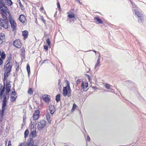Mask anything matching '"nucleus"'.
I'll return each instance as SVG.
<instances>
[{
	"label": "nucleus",
	"mask_w": 146,
	"mask_h": 146,
	"mask_svg": "<svg viewBox=\"0 0 146 146\" xmlns=\"http://www.w3.org/2000/svg\"><path fill=\"white\" fill-rule=\"evenodd\" d=\"M16 94H17L16 93L15 91L12 92L11 93L12 95H13L15 96V95H16Z\"/></svg>",
	"instance_id": "09e8293b"
},
{
	"label": "nucleus",
	"mask_w": 146,
	"mask_h": 146,
	"mask_svg": "<svg viewBox=\"0 0 146 146\" xmlns=\"http://www.w3.org/2000/svg\"><path fill=\"white\" fill-rule=\"evenodd\" d=\"M32 146H38L37 145H34L33 144V145H32Z\"/></svg>",
	"instance_id": "774afa93"
},
{
	"label": "nucleus",
	"mask_w": 146,
	"mask_h": 146,
	"mask_svg": "<svg viewBox=\"0 0 146 146\" xmlns=\"http://www.w3.org/2000/svg\"><path fill=\"white\" fill-rule=\"evenodd\" d=\"M3 42V40H0V44H2Z\"/></svg>",
	"instance_id": "bf43d9fd"
},
{
	"label": "nucleus",
	"mask_w": 146,
	"mask_h": 146,
	"mask_svg": "<svg viewBox=\"0 0 146 146\" xmlns=\"http://www.w3.org/2000/svg\"><path fill=\"white\" fill-rule=\"evenodd\" d=\"M88 78L89 81H90V76L89 77V78Z\"/></svg>",
	"instance_id": "0e129e2a"
},
{
	"label": "nucleus",
	"mask_w": 146,
	"mask_h": 146,
	"mask_svg": "<svg viewBox=\"0 0 146 146\" xmlns=\"http://www.w3.org/2000/svg\"><path fill=\"white\" fill-rule=\"evenodd\" d=\"M41 20L45 24V21L44 20V19L43 17H41Z\"/></svg>",
	"instance_id": "a18cd8bd"
},
{
	"label": "nucleus",
	"mask_w": 146,
	"mask_h": 146,
	"mask_svg": "<svg viewBox=\"0 0 146 146\" xmlns=\"http://www.w3.org/2000/svg\"><path fill=\"white\" fill-rule=\"evenodd\" d=\"M11 88V87H6V94H8L9 92L10 91V89Z\"/></svg>",
	"instance_id": "f704fd0d"
},
{
	"label": "nucleus",
	"mask_w": 146,
	"mask_h": 146,
	"mask_svg": "<svg viewBox=\"0 0 146 146\" xmlns=\"http://www.w3.org/2000/svg\"><path fill=\"white\" fill-rule=\"evenodd\" d=\"M88 87V84L87 82L84 83L83 82H82L81 84V88L83 89L84 91H86L87 90Z\"/></svg>",
	"instance_id": "6e6552de"
},
{
	"label": "nucleus",
	"mask_w": 146,
	"mask_h": 146,
	"mask_svg": "<svg viewBox=\"0 0 146 146\" xmlns=\"http://www.w3.org/2000/svg\"><path fill=\"white\" fill-rule=\"evenodd\" d=\"M100 56L98 57V59L96 62V64L95 66V68L96 69L97 67L99 66H100Z\"/></svg>",
	"instance_id": "f3484780"
},
{
	"label": "nucleus",
	"mask_w": 146,
	"mask_h": 146,
	"mask_svg": "<svg viewBox=\"0 0 146 146\" xmlns=\"http://www.w3.org/2000/svg\"><path fill=\"white\" fill-rule=\"evenodd\" d=\"M1 13V14L2 16L4 19L3 20H5V21L6 20H7V18L5 15H4L2 13Z\"/></svg>",
	"instance_id": "e433bc0d"
},
{
	"label": "nucleus",
	"mask_w": 146,
	"mask_h": 146,
	"mask_svg": "<svg viewBox=\"0 0 146 146\" xmlns=\"http://www.w3.org/2000/svg\"><path fill=\"white\" fill-rule=\"evenodd\" d=\"M19 69V67H17L16 68V71H18Z\"/></svg>",
	"instance_id": "052dcab7"
},
{
	"label": "nucleus",
	"mask_w": 146,
	"mask_h": 146,
	"mask_svg": "<svg viewBox=\"0 0 146 146\" xmlns=\"http://www.w3.org/2000/svg\"><path fill=\"white\" fill-rule=\"evenodd\" d=\"M12 66L11 65H9L7 67L5 68L4 72L10 73V72L11 70Z\"/></svg>",
	"instance_id": "4468645a"
},
{
	"label": "nucleus",
	"mask_w": 146,
	"mask_h": 146,
	"mask_svg": "<svg viewBox=\"0 0 146 146\" xmlns=\"http://www.w3.org/2000/svg\"><path fill=\"white\" fill-rule=\"evenodd\" d=\"M5 38V34L4 33L0 34V40H3Z\"/></svg>",
	"instance_id": "393cba45"
},
{
	"label": "nucleus",
	"mask_w": 146,
	"mask_h": 146,
	"mask_svg": "<svg viewBox=\"0 0 146 146\" xmlns=\"http://www.w3.org/2000/svg\"><path fill=\"white\" fill-rule=\"evenodd\" d=\"M28 93L30 95L32 94H33V91L32 89L30 88L28 90Z\"/></svg>",
	"instance_id": "72a5a7b5"
},
{
	"label": "nucleus",
	"mask_w": 146,
	"mask_h": 146,
	"mask_svg": "<svg viewBox=\"0 0 146 146\" xmlns=\"http://www.w3.org/2000/svg\"><path fill=\"white\" fill-rule=\"evenodd\" d=\"M0 3L1 6L2 7H4L5 6V4L4 3L3 0H0Z\"/></svg>",
	"instance_id": "7c9ffc66"
},
{
	"label": "nucleus",
	"mask_w": 146,
	"mask_h": 146,
	"mask_svg": "<svg viewBox=\"0 0 146 146\" xmlns=\"http://www.w3.org/2000/svg\"><path fill=\"white\" fill-rule=\"evenodd\" d=\"M111 85L108 84H106L105 85V86L106 88L108 89H110V87H111Z\"/></svg>",
	"instance_id": "2f4dec72"
},
{
	"label": "nucleus",
	"mask_w": 146,
	"mask_h": 146,
	"mask_svg": "<svg viewBox=\"0 0 146 146\" xmlns=\"http://www.w3.org/2000/svg\"><path fill=\"white\" fill-rule=\"evenodd\" d=\"M90 138L89 135L87 136V140L88 141H89L90 140Z\"/></svg>",
	"instance_id": "603ef678"
},
{
	"label": "nucleus",
	"mask_w": 146,
	"mask_h": 146,
	"mask_svg": "<svg viewBox=\"0 0 146 146\" xmlns=\"http://www.w3.org/2000/svg\"><path fill=\"white\" fill-rule=\"evenodd\" d=\"M3 117L1 116V117L0 118V121L1 122L3 120Z\"/></svg>",
	"instance_id": "4d7b16f0"
},
{
	"label": "nucleus",
	"mask_w": 146,
	"mask_h": 146,
	"mask_svg": "<svg viewBox=\"0 0 146 146\" xmlns=\"http://www.w3.org/2000/svg\"><path fill=\"white\" fill-rule=\"evenodd\" d=\"M68 17L70 19H72V18H73V19H76L75 15L74 13H72V14H69L68 15Z\"/></svg>",
	"instance_id": "b1692460"
},
{
	"label": "nucleus",
	"mask_w": 146,
	"mask_h": 146,
	"mask_svg": "<svg viewBox=\"0 0 146 146\" xmlns=\"http://www.w3.org/2000/svg\"><path fill=\"white\" fill-rule=\"evenodd\" d=\"M25 121H24L23 120V123L22 124V126H23V124H24L25 123Z\"/></svg>",
	"instance_id": "680f3d73"
},
{
	"label": "nucleus",
	"mask_w": 146,
	"mask_h": 146,
	"mask_svg": "<svg viewBox=\"0 0 146 146\" xmlns=\"http://www.w3.org/2000/svg\"><path fill=\"white\" fill-rule=\"evenodd\" d=\"M39 110H37L35 111L33 115H38V116H39Z\"/></svg>",
	"instance_id": "c756f323"
},
{
	"label": "nucleus",
	"mask_w": 146,
	"mask_h": 146,
	"mask_svg": "<svg viewBox=\"0 0 146 146\" xmlns=\"http://www.w3.org/2000/svg\"><path fill=\"white\" fill-rule=\"evenodd\" d=\"M7 100H3L2 101V108L5 109V107L7 106Z\"/></svg>",
	"instance_id": "dca6fc26"
},
{
	"label": "nucleus",
	"mask_w": 146,
	"mask_h": 146,
	"mask_svg": "<svg viewBox=\"0 0 146 146\" xmlns=\"http://www.w3.org/2000/svg\"><path fill=\"white\" fill-rule=\"evenodd\" d=\"M10 74V73L4 72V80H6L7 79Z\"/></svg>",
	"instance_id": "5701e85b"
},
{
	"label": "nucleus",
	"mask_w": 146,
	"mask_h": 146,
	"mask_svg": "<svg viewBox=\"0 0 146 146\" xmlns=\"http://www.w3.org/2000/svg\"><path fill=\"white\" fill-rule=\"evenodd\" d=\"M71 91L69 84L68 81L67 86L64 87L63 88L62 94L64 97H66L67 95L68 97H70L71 96Z\"/></svg>",
	"instance_id": "f257e3e1"
},
{
	"label": "nucleus",
	"mask_w": 146,
	"mask_h": 146,
	"mask_svg": "<svg viewBox=\"0 0 146 146\" xmlns=\"http://www.w3.org/2000/svg\"><path fill=\"white\" fill-rule=\"evenodd\" d=\"M31 123L32 125H35L36 124V121H34V122H31Z\"/></svg>",
	"instance_id": "37998d69"
},
{
	"label": "nucleus",
	"mask_w": 146,
	"mask_h": 146,
	"mask_svg": "<svg viewBox=\"0 0 146 146\" xmlns=\"http://www.w3.org/2000/svg\"><path fill=\"white\" fill-rule=\"evenodd\" d=\"M19 19L21 22L22 23H24L25 22V20H26V18L24 15H21L19 16Z\"/></svg>",
	"instance_id": "ddd939ff"
},
{
	"label": "nucleus",
	"mask_w": 146,
	"mask_h": 146,
	"mask_svg": "<svg viewBox=\"0 0 146 146\" xmlns=\"http://www.w3.org/2000/svg\"><path fill=\"white\" fill-rule=\"evenodd\" d=\"M3 7L4 8V9L3 7L1 5L0 6V9L1 11L5 14H6L7 12L9 13V10L8 9L7 7L5 6Z\"/></svg>",
	"instance_id": "0eeeda50"
},
{
	"label": "nucleus",
	"mask_w": 146,
	"mask_h": 146,
	"mask_svg": "<svg viewBox=\"0 0 146 146\" xmlns=\"http://www.w3.org/2000/svg\"><path fill=\"white\" fill-rule=\"evenodd\" d=\"M76 107H77L76 105L75 104H73L72 109H74L75 108H76Z\"/></svg>",
	"instance_id": "8fccbe9b"
},
{
	"label": "nucleus",
	"mask_w": 146,
	"mask_h": 146,
	"mask_svg": "<svg viewBox=\"0 0 146 146\" xmlns=\"http://www.w3.org/2000/svg\"><path fill=\"white\" fill-rule=\"evenodd\" d=\"M3 63V62L1 58H0V66L2 65Z\"/></svg>",
	"instance_id": "49530a36"
},
{
	"label": "nucleus",
	"mask_w": 146,
	"mask_h": 146,
	"mask_svg": "<svg viewBox=\"0 0 146 146\" xmlns=\"http://www.w3.org/2000/svg\"><path fill=\"white\" fill-rule=\"evenodd\" d=\"M31 129H32V128L33 129L35 128V125H32V126L31 127Z\"/></svg>",
	"instance_id": "6e6d98bb"
},
{
	"label": "nucleus",
	"mask_w": 146,
	"mask_h": 146,
	"mask_svg": "<svg viewBox=\"0 0 146 146\" xmlns=\"http://www.w3.org/2000/svg\"><path fill=\"white\" fill-rule=\"evenodd\" d=\"M43 7H41L40 8V10H43Z\"/></svg>",
	"instance_id": "338daca9"
},
{
	"label": "nucleus",
	"mask_w": 146,
	"mask_h": 146,
	"mask_svg": "<svg viewBox=\"0 0 146 146\" xmlns=\"http://www.w3.org/2000/svg\"><path fill=\"white\" fill-rule=\"evenodd\" d=\"M134 11H135V14L138 17H141L143 16L142 14L140 12L136 10Z\"/></svg>",
	"instance_id": "a211bd4d"
},
{
	"label": "nucleus",
	"mask_w": 146,
	"mask_h": 146,
	"mask_svg": "<svg viewBox=\"0 0 146 146\" xmlns=\"http://www.w3.org/2000/svg\"><path fill=\"white\" fill-rule=\"evenodd\" d=\"M10 82L8 80L6 81V87H11V86L10 85Z\"/></svg>",
	"instance_id": "cd10ccee"
},
{
	"label": "nucleus",
	"mask_w": 146,
	"mask_h": 146,
	"mask_svg": "<svg viewBox=\"0 0 146 146\" xmlns=\"http://www.w3.org/2000/svg\"><path fill=\"white\" fill-rule=\"evenodd\" d=\"M46 122L44 120H41L38 123L37 128L39 130H41L44 128L46 126Z\"/></svg>",
	"instance_id": "20e7f679"
},
{
	"label": "nucleus",
	"mask_w": 146,
	"mask_h": 146,
	"mask_svg": "<svg viewBox=\"0 0 146 146\" xmlns=\"http://www.w3.org/2000/svg\"><path fill=\"white\" fill-rule=\"evenodd\" d=\"M19 1H20V2H19V4L20 5V6L21 7H22V6H23V5H22V4H21V1H20V0H19Z\"/></svg>",
	"instance_id": "5fc2aeb1"
},
{
	"label": "nucleus",
	"mask_w": 146,
	"mask_h": 146,
	"mask_svg": "<svg viewBox=\"0 0 146 146\" xmlns=\"http://www.w3.org/2000/svg\"><path fill=\"white\" fill-rule=\"evenodd\" d=\"M5 2H7L8 5H11L13 3L11 0H5Z\"/></svg>",
	"instance_id": "bb28decb"
},
{
	"label": "nucleus",
	"mask_w": 146,
	"mask_h": 146,
	"mask_svg": "<svg viewBox=\"0 0 146 146\" xmlns=\"http://www.w3.org/2000/svg\"><path fill=\"white\" fill-rule=\"evenodd\" d=\"M138 18H139L138 21H139V22H141L143 20V16H142L141 17H139Z\"/></svg>",
	"instance_id": "4c0bfd02"
},
{
	"label": "nucleus",
	"mask_w": 146,
	"mask_h": 146,
	"mask_svg": "<svg viewBox=\"0 0 146 146\" xmlns=\"http://www.w3.org/2000/svg\"><path fill=\"white\" fill-rule=\"evenodd\" d=\"M10 98L11 101L12 102H13L15 101L16 99V97H15L14 96H11Z\"/></svg>",
	"instance_id": "c9c22d12"
},
{
	"label": "nucleus",
	"mask_w": 146,
	"mask_h": 146,
	"mask_svg": "<svg viewBox=\"0 0 146 146\" xmlns=\"http://www.w3.org/2000/svg\"><path fill=\"white\" fill-rule=\"evenodd\" d=\"M9 22L7 20H3V19L0 18V25L5 29L8 28Z\"/></svg>",
	"instance_id": "7ed1b4c3"
},
{
	"label": "nucleus",
	"mask_w": 146,
	"mask_h": 146,
	"mask_svg": "<svg viewBox=\"0 0 146 146\" xmlns=\"http://www.w3.org/2000/svg\"><path fill=\"white\" fill-rule=\"evenodd\" d=\"M42 97L46 103L50 101V98L47 96V95H43Z\"/></svg>",
	"instance_id": "2eb2a0df"
},
{
	"label": "nucleus",
	"mask_w": 146,
	"mask_h": 146,
	"mask_svg": "<svg viewBox=\"0 0 146 146\" xmlns=\"http://www.w3.org/2000/svg\"><path fill=\"white\" fill-rule=\"evenodd\" d=\"M56 100L57 102L60 100V94H58L56 96Z\"/></svg>",
	"instance_id": "4be33fe9"
},
{
	"label": "nucleus",
	"mask_w": 146,
	"mask_h": 146,
	"mask_svg": "<svg viewBox=\"0 0 146 146\" xmlns=\"http://www.w3.org/2000/svg\"><path fill=\"white\" fill-rule=\"evenodd\" d=\"M44 48L46 50H47L48 48L47 46H44Z\"/></svg>",
	"instance_id": "3c124183"
},
{
	"label": "nucleus",
	"mask_w": 146,
	"mask_h": 146,
	"mask_svg": "<svg viewBox=\"0 0 146 146\" xmlns=\"http://www.w3.org/2000/svg\"><path fill=\"white\" fill-rule=\"evenodd\" d=\"M86 76H87L88 78H89V77H90V76L88 74H86Z\"/></svg>",
	"instance_id": "13d9d810"
},
{
	"label": "nucleus",
	"mask_w": 146,
	"mask_h": 146,
	"mask_svg": "<svg viewBox=\"0 0 146 146\" xmlns=\"http://www.w3.org/2000/svg\"><path fill=\"white\" fill-rule=\"evenodd\" d=\"M29 131L28 129H26L25 131L24 137L25 138H26L27 137L29 133Z\"/></svg>",
	"instance_id": "a878e982"
},
{
	"label": "nucleus",
	"mask_w": 146,
	"mask_h": 146,
	"mask_svg": "<svg viewBox=\"0 0 146 146\" xmlns=\"http://www.w3.org/2000/svg\"><path fill=\"white\" fill-rule=\"evenodd\" d=\"M5 90V86H3L2 84H0V98L2 97Z\"/></svg>",
	"instance_id": "1a4fd4ad"
},
{
	"label": "nucleus",
	"mask_w": 146,
	"mask_h": 146,
	"mask_svg": "<svg viewBox=\"0 0 146 146\" xmlns=\"http://www.w3.org/2000/svg\"><path fill=\"white\" fill-rule=\"evenodd\" d=\"M9 21L11 25V28L13 31H16V24L13 19L11 15H9Z\"/></svg>",
	"instance_id": "f03ea898"
},
{
	"label": "nucleus",
	"mask_w": 146,
	"mask_h": 146,
	"mask_svg": "<svg viewBox=\"0 0 146 146\" xmlns=\"http://www.w3.org/2000/svg\"><path fill=\"white\" fill-rule=\"evenodd\" d=\"M31 134L32 135V137H35L36 136V132L35 130L34 129L33 130L31 131Z\"/></svg>",
	"instance_id": "aec40b11"
},
{
	"label": "nucleus",
	"mask_w": 146,
	"mask_h": 146,
	"mask_svg": "<svg viewBox=\"0 0 146 146\" xmlns=\"http://www.w3.org/2000/svg\"><path fill=\"white\" fill-rule=\"evenodd\" d=\"M94 20L97 24H102L103 23V21L98 17H95Z\"/></svg>",
	"instance_id": "9b49d317"
},
{
	"label": "nucleus",
	"mask_w": 146,
	"mask_h": 146,
	"mask_svg": "<svg viewBox=\"0 0 146 146\" xmlns=\"http://www.w3.org/2000/svg\"><path fill=\"white\" fill-rule=\"evenodd\" d=\"M60 82V79H59L58 81V86L59 88L60 87H61Z\"/></svg>",
	"instance_id": "79ce46f5"
},
{
	"label": "nucleus",
	"mask_w": 146,
	"mask_h": 146,
	"mask_svg": "<svg viewBox=\"0 0 146 146\" xmlns=\"http://www.w3.org/2000/svg\"><path fill=\"white\" fill-rule=\"evenodd\" d=\"M46 43L48 44V45H50V40L49 38L47 39L46 40Z\"/></svg>",
	"instance_id": "a19ab883"
},
{
	"label": "nucleus",
	"mask_w": 146,
	"mask_h": 146,
	"mask_svg": "<svg viewBox=\"0 0 146 146\" xmlns=\"http://www.w3.org/2000/svg\"><path fill=\"white\" fill-rule=\"evenodd\" d=\"M57 7L58 8V9L60 10H60H61L60 6V3L58 2L57 3Z\"/></svg>",
	"instance_id": "c03bdc74"
},
{
	"label": "nucleus",
	"mask_w": 146,
	"mask_h": 146,
	"mask_svg": "<svg viewBox=\"0 0 146 146\" xmlns=\"http://www.w3.org/2000/svg\"><path fill=\"white\" fill-rule=\"evenodd\" d=\"M8 145L9 146H11V141H9Z\"/></svg>",
	"instance_id": "864d4df0"
},
{
	"label": "nucleus",
	"mask_w": 146,
	"mask_h": 146,
	"mask_svg": "<svg viewBox=\"0 0 146 146\" xmlns=\"http://www.w3.org/2000/svg\"><path fill=\"white\" fill-rule=\"evenodd\" d=\"M9 62H8V63H7V64H6V66H7L9 64Z\"/></svg>",
	"instance_id": "e2e57ef3"
},
{
	"label": "nucleus",
	"mask_w": 146,
	"mask_h": 146,
	"mask_svg": "<svg viewBox=\"0 0 146 146\" xmlns=\"http://www.w3.org/2000/svg\"><path fill=\"white\" fill-rule=\"evenodd\" d=\"M34 141L33 138H30L26 142L23 143V146H32L33 145Z\"/></svg>",
	"instance_id": "39448f33"
},
{
	"label": "nucleus",
	"mask_w": 146,
	"mask_h": 146,
	"mask_svg": "<svg viewBox=\"0 0 146 146\" xmlns=\"http://www.w3.org/2000/svg\"><path fill=\"white\" fill-rule=\"evenodd\" d=\"M80 82V79H78L76 82V84L78 85V84H79Z\"/></svg>",
	"instance_id": "de8ad7c7"
},
{
	"label": "nucleus",
	"mask_w": 146,
	"mask_h": 146,
	"mask_svg": "<svg viewBox=\"0 0 146 146\" xmlns=\"http://www.w3.org/2000/svg\"><path fill=\"white\" fill-rule=\"evenodd\" d=\"M51 114H53L55 111V108L54 105H50L49 109Z\"/></svg>",
	"instance_id": "9d476101"
},
{
	"label": "nucleus",
	"mask_w": 146,
	"mask_h": 146,
	"mask_svg": "<svg viewBox=\"0 0 146 146\" xmlns=\"http://www.w3.org/2000/svg\"><path fill=\"white\" fill-rule=\"evenodd\" d=\"M22 35L24 37V39H25L28 38L29 35L28 31L27 30H25L22 31Z\"/></svg>",
	"instance_id": "f8f14e48"
},
{
	"label": "nucleus",
	"mask_w": 146,
	"mask_h": 146,
	"mask_svg": "<svg viewBox=\"0 0 146 146\" xmlns=\"http://www.w3.org/2000/svg\"><path fill=\"white\" fill-rule=\"evenodd\" d=\"M6 57V55L4 53V52H3L2 54H1V58L2 59H4Z\"/></svg>",
	"instance_id": "473e14b6"
},
{
	"label": "nucleus",
	"mask_w": 146,
	"mask_h": 146,
	"mask_svg": "<svg viewBox=\"0 0 146 146\" xmlns=\"http://www.w3.org/2000/svg\"><path fill=\"white\" fill-rule=\"evenodd\" d=\"M8 94H6V93H5L4 95H3V100H7V96Z\"/></svg>",
	"instance_id": "58836bf2"
},
{
	"label": "nucleus",
	"mask_w": 146,
	"mask_h": 146,
	"mask_svg": "<svg viewBox=\"0 0 146 146\" xmlns=\"http://www.w3.org/2000/svg\"><path fill=\"white\" fill-rule=\"evenodd\" d=\"M27 69L28 72V76H29L30 73V66L29 64H27Z\"/></svg>",
	"instance_id": "412c9836"
},
{
	"label": "nucleus",
	"mask_w": 146,
	"mask_h": 146,
	"mask_svg": "<svg viewBox=\"0 0 146 146\" xmlns=\"http://www.w3.org/2000/svg\"><path fill=\"white\" fill-rule=\"evenodd\" d=\"M38 117L39 116H38V115H33V119L34 120H35V121H36L38 119Z\"/></svg>",
	"instance_id": "c85d7f7f"
},
{
	"label": "nucleus",
	"mask_w": 146,
	"mask_h": 146,
	"mask_svg": "<svg viewBox=\"0 0 146 146\" xmlns=\"http://www.w3.org/2000/svg\"><path fill=\"white\" fill-rule=\"evenodd\" d=\"M22 144L21 143V144H20L19 145V146H22Z\"/></svg>",
	"instance_id": "69168bd1"
},
{
	"label": "nucleus",
	"mask_w": 146,
	"mask_h": 146,
	"mask_svg": "<svg viewBox=\"0 0 146 146\" xmlns=\"http://www.w3.org/2000/svg\"><path fill=\"white\" fill-rule=\"evenodd\" d=\"M14 45L16 47L20 48L21 46V43L19 39L16 40L13 42Z\"/></svg>",
	"instance_id": "423d86ee"
},
{
	"label": "nucleus",
	"mask_w": 146,
	"mask_h": 146,
	"mask_svg": "<svg viewBox=\"0 0 146 146\" xmlns=\"http://www.w3.org/2000/svg\"><path fill=\"white\" fill-rule=\"evenodd\" d=\"M46 119L48 121V123H50L51 121V120H50V114L49 113H47L46 115Z\"/></svg>",
	"instance_id": "6ab92c4d"
},
{
	"label": "nucleus",
	"mask_w": 146,
	"mask_h": 146,
	"mask_svg": "<svg viewBox=\"0 0 146 146\" xmlns=\"http://www.w3.org/2000/svg\"><path fill=\"white\" fill-rule=\"evenodd\" d=\"M5 109L2 108L1 112V116L3 117L4 115V113Z\"/></svg>",
	"instance_id": "ea45409f"
}]
</instances>
